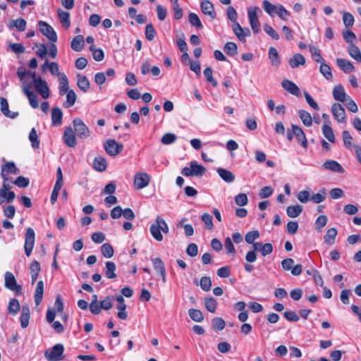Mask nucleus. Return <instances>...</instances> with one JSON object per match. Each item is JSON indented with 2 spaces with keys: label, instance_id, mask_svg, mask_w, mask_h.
Returning <instances> with one entry per match:
<instances>
[{
  "label": "nucleus",
  "instance_id": "nucleus-1",
  "mask_svg": "<svg viewBox=\"0 0 361 361\" xmlns=\"http://www.w3.org/2000/svg\"><path fill=\"white\" fill-rule=\"evenodd\" d=\"M149 230L153 238L157 241H161L163 240V235L161 231L164 233H168L169 231L166 222L160 216H157L156 221L150 226Z\"/></svg>",
  "mask_w": 361,
  "mask_h": 361
},
{
  "label": "nucleus",
  "instance_id": "nucleus-2",
  "mask_svg": "<svg viewBox=\"0 0 361 361\" xmlns=\"http://www.w3.org/2000/svg\"><path fill=\"white\" fill-rule=\"evenodd\" d=\"M63 345L61 343L54 345L44 353V356L49 361H60L63 359Z\"/></svg>",
  "mask_w": 361,
  "mask_h": 361
},
{
  "label": "nucleus",
  "instance_id": "nucleus-3",
  "mask_svg": "<svg viewBox=\"0 0 361 361\" xmlns=\"http://www.w3.org/2000/svg\"><path fill=\"white\" fill-rule=\"evenodd\" d=\"M104 147L109 155L116 157L122 152L123 145L121 143L116 142L113 139H109L104 142Z\"/></svg>",
  "mask_w": 361,
  "mask_h": 361
},
{
  "label": "nucleus",
  "instance_id": "nucleus-4",
  "mask_svg": "<svg viewBox=\"0 0 361 361\" xmlns=\"http://www.w3.org/2000/svg\"><path fill=\"white\" fill-rule=\"evenodd\" d=\"M5 287L12 291H14L16 295H20L22 293V287L18 284L14 275L10 272L6 271L5 273Z\"/></svg>",
  "mask_w": 361,
  "mask_h": 361
},
{
  "label": "nucleus",
  "instance_id": "nucleus-5",
  "mask_svg": "<svg viewBox=\"0 0 361 361\" xmlns=\"http://www.w3.org/2000/svg\"><path fill=\"white\" fill-rule=\"evenodd\" d=\"M73 124L74 130L75 131V133L77 134L79 138L86 139L90 136V131L88 127L84 123V122L80 118H75L73 121Z\"/></svg>",
  "mask_w": 361,
  "mask_h": 361
},
{
  "label": "nucleus",
  "instance_id": "nucleus-6",
  "mask_svg": "<svg viewBox=\"0 0 361 361\" xmlns=\"http://www.w3.org/2000/svg\"><path fill=\"white\" fill-rule=\"evenodd\" d=\"M260 11L259 7L249 8L247 10L250 25L254 33L257 34L260 30V23L257 18V11Z\"/></svg>",
  "mask_w": 361,
  "mask_h": 361
},
{
  "label": "nucleus",
  "instance_id": "nucleus-7",
  "mask_svg": "<svg viewBox=\"0 0 361 361\" xmlns=\"http://www.w3.org/2000/svg\"><path fill=\"white\" fill-rule=\"evenodd\" d=\"M35 239V233L32 228H27L25 236L24 249L27 257L31 255Z\"/></svg>",
  "mask_w": 361,
  "mask_h": 361
},
{
  "label": "nucleus",
  "instance_id": "nucleus-8",
  "mask_svg": "<svg viewBox=\"0 0 361 361\" xmlns=\"http://www.w3.org/2000/svg\"><path fill=\"white\" fill-rule=\"evenodd\" d=\"M38 25L42 34L46 36L51 42H55L57 41V35L51 25L42 20L38 22Z\"/></svg>",
  "mask_w": 361,
  "mask_h": 361
},
{
  "label": "nucleus",
  "instance_id": "nucleus-9",
  "mask_svg": "<svg viewBox=\"0 0 361 361\" xmlns=\"http://www.w3.org/2000/svg\"><path fill=\"white\" fill-rule=\"evenodd\" d=\"M34 87L43 99H48L49 97V89L47 83L41 77L35 79Z\"/></svg>",
  "mask_w": 361,
  "mask_h": 361
},
{
  "label": "nucleus",
  "instance_id": "nucleus-10",
  "mask_svg": "<svg viewBox=\"0 0 361 361\" xmlns=\"http://www.w3.org/2000/svg\"><path fill=\"white\" fill-rule=\"evenodd\" d=\"M149 183V176L146 173L139 172L135 175L134 186L137 190L142 189L147 187Z\"/></svg>",
  "mask_w": 361,
  "mask_h": 361
},
{
  "label": "nucleus",
  "instance_id": "nucleus-11",
  "mask_svg": "<svg viewBox=\"0 0 361 361\" xmlns=\"http://www.w3.org/2000/svg\"><path fill=\"white\" fill-rule=\"evenodd\" d=\"M331 111L334 118L338 123L346 122V114L343 106L339 103H334L331 106Z\"/></svg>",
  "mask_w": 361,
  "mask_h": 361
},
{
  "label": "nucleus",
  "instance_id": "nucleus-12",
  "mask_svg": "<svg viewBox=\"0 0 361 361\" xmlns=\"http://www.w3.org/2000/svg\"><path fill=\"white\" fill-rule=\"evenodd\" d=\"M18 169L13 162H7L3 165L1 171V176L3 180H8L9 174H17Z\"/></svg>",
  "mask_w": 361,
  "mask_h": 361
},
{
  "label": "nucleus",
  "instance_id": "nucleus-13",
  "mask_svg": "<svg viewBox=\"0 0 361 361\" xmlns=\"http://www.w3.org/2000/svg\"><path fill=\"white\" fill-rule=\"evenodd\" d=\"M63 139L64 143L70 147H74L77 144L75 133L70 126L65 128Z\"/></svg>",
  "mask_w": 361,
  "mask_h": 361
},
{
  "label": "nucleus",
  "instance_id": "nucleus-14",
  "mask_svg": "<svg viewBox=\"0 0 361 361\" xmlns=\"http://www.w3.org/2000/svg\"><path fill=\"white\" fill-rule=\"evenodd\" d=\"M292 131L293 135L295 136V137L298 140V142L305 148L307 147V140L306 139L305 135L302 129L297 126V125H292Z\"/></svg>",
  "mask_w": 361,
  "mask_h": 361
},
{
  "label": "nucleus",
  "instance_id": "nucleus-15",
  "mask_svg": "<svg viewBox=\"0 0 361 361\" xmlns=\"http://www.w3.org/2000/svg\"><path fill=\"white\" fill-rule=\"evenodd\" d=\"M233 31L238 39L241 42H245V37L250 36L251 34L248 28H243L238 22L234 23Z\"/></svg>",
  "mask_w": 361,
  "mask_h": 361
},
{
  "label": "nucleus",
  "instance_id": "nucleus-16",
  "mask_svg": "<svg viewBox=\"0 0 361 361\" xmlns=\"http://www.w3.org/2000/svg\"><path fill=\"white\" fill-rule=\"evenodd\" d=\"M282 87L291 94L295 95L296 97H300L301 95V92L300 88L292 81L285 79L281 82Z\"/></svg>",
  "mask_w": 361,
  "mask_h": 361
},
{
  "label": "nucleus",
  "instance_id": "nucleus-17",
  "mask_svg": "<svg viewBox=\"0 0 361 361\" xmlns=\"http://www.w3.org/2000/svg\"><path fill=\"white\" fill-rule=\"evenodd\" d=\"M332 94L334 99L341 102H344L350 97L346 94L344 87L341 85H336L333 90Z\"/></svg>",
  "mask_w": 361,
  "mask_h": 361
},
{
  "label": "nucleus",
  "instance_id": "nucleus-18",
  "mask_svg": "<svg viewBox=\"0 0 361 361\" xmlns=\"http://www.w3.org/2000/svg\"><path fill=\"white\" fill-rule=\"evenodd\" d=\"M324 169L330 170L334 172L339 173H344V169L343 166L336 161L329 159L326 160L322 165Z\"/></svg>",
  "mask_w": 361,
  "mask_h": 361
},
{
  "label": "nucleus",
  "instance_id": "nucleus-19",
  "mask_svg": "<svg viewBox=\"0 0 361 361\" xmlns=\"http://www.w3.org/2000/svg\"><path fill=\"white\" fill-rule=\"evenodd\" d=\"M202 12L207 16H209L212 19L216 18V13L214 11L213 4L208 0H203L200 4Z\"/></svg>",
  "mask_w": 361,
  "mask_h": 361
},
{
  "label": "nucleus",
  "instance_id": "nucleus-20",
  "mask_svg": "<svg viewBox=\"0 0 361 361\" xmlns=\"http://www.w3.org/2000/svg\"><path fill=\"white\" fill-rule=\"evenodd\" d=\"M337 66L345 73H350L355 70V67L351 61L344 59H336Z\"/></svg>",
  "mask_w": 361,
  "mask_h": 361
},
{
  "label": "nucleus",
  "instance_id": "nucleus-21",
  "mask_svg": "<svg viewBox=\"0 0 361 361\" xmlns=\"http://www.w3.org/2000/svg\"><path fill=\"white\" fill-rule=\"evenodd\" d=\"M51 123L54 126H59L62 123L63 112L59 107H53L51 109Z\"/></svg>",
  "mask_w": 361,
  "mask_h": 361
},
{
  "label": "nucleus",
  "instance_id": "nucleus-22",
  "mask_svg": "<svg viewBox=\"0 0 361 361\" xmlns=\"http://www.w3.org/2000/svg\"><path fill=\"white\" fill-rule=\"evenodd\" d=\"M30 311V308L27 305H23L21 309V314H20V326L22 328L25 329L29 325Z\"/></svg>",
  "mask_w": 361,
  "mask_h": 361
},
{
  "label": "nucleus",
  "instance_id": "nucleus-23",
  "mask_svg": "<svg viewBox=\"0 0 361 361\" xmlns=\"http://www.w3.org/2000/svg\"><path fill=\"white\" fill-rule=\"evenodd\" d=\"M44 294V282L42 281H39L37 283V287L35 288L34 299L35 303L36 305H39L43 298Z\"/></svg>",
  "mask_w": 361,
  "mask_h": 361
},
{
  "label": "nucleus",
  "instance_id": "nucleus-24",
  "mask_svg": "<svg viewBox=\"0 0 361 361\" xmlns=\"http://www.w3.org/2000/svg\"><path fill=\"white\" fill-rule=\"evenodd\" d=\"M92 165L96 171L103 172L106 169L107 163L104 157L99 156L94 158Z\"/></svg>",
  "mask_w": 361,
  "mask_h": 361
},
{
  "label": "nucleus",
  "instance_id": "nucleus-25",
  "mask_svg": "<svg viewBox=\"0 0 361 361\" xmlns=\"http://www.w3.org/2000/svg\"><path fill=\"white\" fill-rule=\"evenodd\" d=\"M57 13L62 26L66 29L69 28L71 26L70 13L61 8L58 9Z\"/></svg>",
  "mask_w": 361,
  "mask_h": 361
},
{
  "label": "nucleus",
  "instance_id": "nucleus-26",
  "mask_svg": "<svg viewBox=\"0 0 361 361\" xmlns=\"http://www.w3.org/2000/svg\"><path fill=\"white\" fill-rule=\"evenodd\" d=\"M40 270L41 268L39 263L37 261L34 260L30 266L32 284H34L36 282Z\"/></svg>",
  "mask_w": 361,
  "mask_h": 361
},
{
  "label": "nucleus",
  "instance_id": "nucleus-27",
  "mask_svg": "<svg viewBox=\"0 0 361 361\" xmlns=\"http://www.w3.org/2000/svg\"><path fill=\"white\" fill-rule=\"evenodd\" d=\"M219 176L226 183H232L235 180V175L227 169L219 168L216 170Z\"/></svg>",
  "mask_w": 361,
  "mask_h": 361
},
{
  "label": "nucleus",
  "instance_id": "nucleus-28",
  "mask_svg": "<svg viewBox=\"0 0 361 361\" xmlns=\"http://www.w3.org/2000/svg\"><path fill=\"white\" fill-rule=\"evenodd\" d=\"M269 59L273 66L278 67L281 63L279 52L275 47H270L269 49Z\"/></svg>",
  "mask_w": 361,
  "mask_h": 361
},
{
  "label": "nucleus",
  "instance_id": "nucleus-29",
  "mask_svg": "<svg viewBox=\"0 0 361 361\" xmlns=\"http://www.w3.org/2000/svg\"><path fill=\"white\" fill-rule=\"evenodd\" d=\"M116 264L113 262H106V269L104 271L105 276L109 279H114L116 278Z\"/></svg>",
  "mask_w": 361,
  "mask_h": 361
},
{
  "label": "nucleus",
  "instance_id": "nucleus-30",
  "mask_svg": "<svg viewBox=\"0 0 361 361\" xmlns=\"http://www.w3.org/2000/svg\"><path fill=\"white\" fill-rule=\"evenodd\" d=\"M71 47L75 51H80L84 47V38L82 35L75 36L71 41Z\"/></svg>",
  "mask_w": 361,
  "mask_h": 361
},
{
  "label": "nucleus",
  "instance_id": "nucleus-31",
  "mask_svg": "<svg viewBox=\"0 0 361 361\" xmlns=\"http://www.w3.org/2000/svg\"><path fill=\"white\" fill-rule=\"evenodd\" d=\"M322 133L324 136L330 142H335V135L332 128L329 123H324L322 126Z\"/></svg>",
  "mask_w": 361,
  "mask_h": 361
},
{
  "label": "nucleus",
  "instance_id": "nucleus-32",
  "mask_svg": "<svg viewBox=\"0 0 361 361\" xmlns=\"http://www.w3.org/2000/svg\"><path fill=\"white\" fill-rule=\"evenodd\" d=\"M288 63L292 68H295L305 63V58L301 54H295L293 58L290 59Z\"/></svg>",
  "mask_w": 361,
  "mask_h": 361
},
{
  "label": "nucleus",
  "instance_id": "nucleus-33",
  "mask_svg": "<svg viewBox=\"0 0 361 361\" xmlns=\"http://www.w3.org/2000/svg\"><path fill=\"white\" fill-rule=\"evenodd\" d=\"M68 85L69 82L66 75L64 73L60 75L59 87L60 95H63L66 92L70 90H68Z\"/></svg>",
  "mask_w": 361,
  "mask_h": 361
},
{
  "label": "nucleus",
  "instance_id": "nucleus-34",
  "mask_svg": "<svg viewBox=\"0 0 361 361\" xmlns=\"http://www.w3.org/2000/svg\"><path fill=\"white\" fill-rule=\"evenodd\" d=\"M302 207L300 204L290 205L286 209L287 215L290 218L298 216L302 212Z\"/></svg>",
  "mask_w": 361,
  "mask_h": 361
},
{
  "label": "nucleus",
  "instance_id": "nucleus-35",
  "mask_svg": "<svg viewBox=\"0 0 361 361\" xmlns=\"http://www.w3.org/2000/svg\"><path fill=\"white\" fill-rule=\"evenodd\" d=\"M1 110L2 113L7 117L15 118L18 115V112L11 113L8 109V103L5 98L1 99Z\"/></svg>",
  "mask_w": 361,
  "mask_h": 361
},
{
  "label": "nucleus",
  "instance_id": "nucleus-36",
  "mask_svg": "<svg viewBox=\"0 0 361 361\" xmlns=\"http://www.w3.org/2000/svg\"><path fill=\"white\" fill-rule=\"evenodd\" d=\"M78 81L77 85L80 90L86 92L90 88V82L86 76L81 75L80 74L77 75Z\"/></svg>",
  "mask_w": 361,
  "mask_h": 361
},
{
  "label": "nucleus",
  "instance_id": "nucleus-37",
  "mask_svg": "<svg viewBox=\"0 0 361 361\" xmlns=\"http://www.w3.org/2000/svg\"><path fill=\"white\" fill-rule=\"evenodd\" d=\"M190 166L192 167L193 176L197 177L202 176L207 171L206 168L195 161H191Z\"/></svg>",
  "mask_w": 361,
  "mask_h": 361
},
{
  "label": "nucleus",
  "instance_id": "nucleus-38",
  "mask_svg": "<svg viewBox=\"0 0 361 361\" xmlns=\"http://www.w3.org/2000/svg\"><path fill=\"white\" fill-rule=\"evenodd\" d=\"M349 55L357 62H361V51L355 44H350L348 47Z\"/></svg>",
  "mask_w": 361,
  "mask_h": 361
},
{
  "label": "nucleus",
  "instance_id": "nucleus-39",
  "mask_svg": "<svg viewBox=\"0 0 361 361\" xmlns=\"http://www.w3.org/2000/svg\"><path fill=\"white\" fill-rule=\"evenodd\" d=\"M16 27L18 30L23 32L25 30L26 27V21L23 18H18L16 20H13L8 23V27Z\"/></svg>",
  "mask_w": 361,
  "mask_h": 361
},
{
  "label": "nucleus",
  "instance_id": "nucleus-40",
  "mask_svg": "<svg viewBox=\"0 0 361 361\" xmlns=\"http://www.w3.org/2000/svg\"><path fill=\"white\" fill-rule=\"evenodd\" d=\"M224 51L227 55L230 56H234L238 54L237 44L232 42H227L224 45Z\"/></svg>",
  "mask_w": 361,
  "mask_h": 361
},
{
  "label": "nucleus",
  "instance_id": "nucleus-41",
  "mask_svg": "<svg viewBox=\"0 0 361 361\" xmlns=\"http://www.w3.org/2000/svg\"><path fill=\"white\" fill-rule=\"evenodd\" d=\"M299 117L302 123L306 126H310L312 124V118L309 112L305 110H299Z\"/></svg>",
  "mask_w": 361,
  "mask_h": 361
},
{
  "label": "nucleus",
  "instance_id": "nucleus-42",
  "mask_svg": "<svg viewBox=\"0 0 361 361\" xmlns=\"http://www.w3.org/2000/svg\"><path fill=\"white\" fill-rule=\"evenodd\" d=\"M66 101L63 104L64 107L69 108L71 106H73L76 101V94L73 90H70L69 91L66 92Z\"/></svg>",
  "mask_w": 361,
  "mask_h": 361
},
{
  "label": "nucleus",
  "instance_id": "nucleus-43",
  "mask_svg": "<svg viewBox=\"0 0 361 361\" xmlns=\"http://www.w3.org/2000/svg\"><path fill=\"white\" fill-rule=\"evenodd\" d=\"M217 302L212 297L204 298V307L210 312L214 313L216 310Z\"/></svg>",
  "mask_w": 361,
  "mask_h": 361
},
{
  "label": "nucleus",
  "instance_id": "nucleus-44",
  "mask_svg": "<svg viewBox=\"0 0 361 361\" xmlns=\"http://www.w3.org/2000/svg\"><path fill=\"white\" fill-rule=\"evenodd\" d=\"M188 314L190 317L196 322H201L204 319V315L200 310L190 309Z\"/></svg>",
  "mask_w": 361,
  "mask_h": 361
},
{
  "label": "nucleus",
  "instance_id": "nucleus-45",
  "mask_svg": "<svg viewBox=\"0 0 361 361\" xmlns=\"http://www.w3.org/2000/svg\"><path fill=\"white\" fill-rule=\"evenodd\" d=\"M20 306L18 300L16 298L11 299L8 305V313L16 314L20 310Z\"/></svg>",
  "mask_w": 361,
  "mask_h": 361
},
{
  "label": "nucleus",
  "instance_id": "nucleus-46",
  "mask_svg": "<svg viewBox=\"0 0 361 361\" xmlns=\"http://www.w3.org/2000/svg\"><path fill=\"white\" fill-rule=\"evenodd\" d=\"M319 71L327 80L333 77L331 67L325 63V61L320 63Z\"/></svg>",
  "mask_w": 361,
  "mask_h": 361
},
{
  "label": "nucleus",
  "instance_id": "nucleus-47",
  "mask_svg": "<svg viewBox=\"0 0 361 361\" xmlns=\"http://www.w3.org/2000/svg\"><path fill=\"white\" fill-rule=\"evenodd\" d=\"M337 235V230L335 228H331L327 230L324 236V240L328 244H333Z\"/></svg>",
  "mask_w": 361,
  "mask_h": 361
},
{
  "label": "nucleus",
  "instance_id": "nucleus-48",
  "mask_svg": "<svg viewBox=\"0 0 361 361\" xmlns=\"http://www.w3.org/2000/svg\"><path fill=\"white\" fill-rule=\"evenodd\" d=\"M29 140L31 142L32 147L34 149H38L39 147V140L38 139V135L35 128H33L30 132Z\"/></svg>",
  "mask_w": 361,
  "mask_h": 361
},
{
  "label": "nucleus",
  "instance_id": "nucleus-49",
  "mask_svg": "<svg viewBox=\"0 0 361 361\" xmlns=\"http://www.w3.org/2000/svg\"><path fill=\"white\" fill-rule=\"evenodd\" d=\"M262 6L264 10L271 16H273L278 9V6L273 5L268 0H264Z\"/></svg>",
  "mask_w": 361,
  "mask_h": 361
},
{
  "label": "nucleus",
  "instance_id": "nucleus-50",
  "mask_svg": "<svg viewBox=\"0 0 361 361\" xmlns=\"http://www.w3.org/2000/svg\"><path fill=\"white\" fill-rule=\"evenodd\" d=\"M326 190L324 188H323L320 190V191L318 193L313 195L310 197V200L314 203L319 204L322 202L326 199Z\"/></svg>",
  "mask_w": 361,
  "mask_h": 361
},
{
  "label": "nucleus",
  "instance_id": "nucleus-51",
  "mask_svg": "<svg viewBox=\"0 0 361 361\" xmlns=\"http://www.w3.org/2000/svg\"><path fill=\"white\" fill-rule=\"evenodd\" d=\"M343 37L348 44V46H350V44H355L353 42L356 39V35L353 31L350 30L343 31Z\"/></svg>",
  "mask_w": 361,
  "mask_h": 361
},
{
  "label": "nucleus",
  "instance_id": "nucleus-52",
  "mask_svg": "<svg viewBox=\"0 0 361 361\" xmlns=\"http://www.w3.org/2000/svg\"><path fill=\"white\" fill-rule=\"evenodd\" d=\"M102 255L106 258H110L114 255V248L109 243H104L101 246Z\"/></svg>",
  "mask_w": 361,
  "mask_h": 361
},
{
  "label": "nucleus",
  "instance_id": "nucleus-53",
  "mask_svg": "<svg viewBox=\"0 0 361 361\" xmlns=\"http://www.w3.org/2000/svg\"><path fill=\"white\" fill-rule=\"evenodd\" d=\"M90 51L92 52L93 59L97 61H101L104 58V54L102 49H97L93 45L90 47Z\"/></svg>",
  "mask_w": 361,
  "mask_h": 361
},
{
  "label": "nucleus",
  "instance_id": "nucleus-54",
  "mask_svg": "<svg viewBox=\"0 0 361 361\" xmlns=\"http://www.w3.org/2000/svg\"><path fill=\"white\" fill-rule=\"evenodd\" d=\"M188 20L192 26H195L197 29H201L203 27L199 17L194 13L189 14Z\"/></svg>",
  "mask_w": 361,
  "mask_h": 361
},
{
  "label": "nucleus",
  "instance_id": "nucleus-55",
  "mask_svg": "<svg viewBox=\"0 0 361 361\" xmlns=\"http://www.w3.org/2000/svg\"><path fill=\"white\" fill-rule=\"evenodd\" d=\"M225 321L221 317H214L212 319V328L216 331H221L225 328Z\"/></svg>",
  "mask_w": 361,
  "mask_h": 361
},
{
  "label": "nucleus",
  "instance_id": "nucleus-56",
  "mask_svg": "<svg viewBox=\"0 0 361 361\" xmlns=\"http://www.w3.org/2000/svg\"><path fill=\"white\" fill-rule=\"evenodd\" d=\"M343 22L347 28L352 27L355 22L353 16L350 13L343 12Z\"/></svg>",
  "mask_w": 361,
  "mask_h": 361
},
{
  "label": "nucleus",
  "instance_id": "nucleus-57",
  "mask_svg": "<svg viewBox=\"0 0 361 361\" xmlns=\"http://www.w3.org/2000/svg\"><path fill=\"white\" fill-rule=\"evenodd\" d=\"M310 51L312 54V56L316 62L321 63L322 62L324 61V59L321 55L320 50L318 48L314 46H310Z\"/></svg>",
  "mask_w": 361,
  "mask_h": 361
},
{
  "label": "nucleus",
  "instance_id": "nucleus-58",
  "mask_svg": "<svg viewBox=\"0 0 361 361\" xmlns=\"http://www.w3.org/2000/svg\"><path fill=\"white\" fill-rule=\"evenodd\" d=\"M201 219L204 222V224H205V227L208 230L213 229V228H214L213 219H212V216L211 214H209L208 213H204L201 216Z\"/></svg>",
  "mask_w": 361,
  "mask_h": 361
},
{
  "label": "nucleus",
  "instance_id": "nucleus-59",
  "mask_svg": "<svg viewBox=\"0 0 361 361\" xmlns=\"http://www.w3.org/2000/svg\"><path fill=\"white\" fill-rule=\"evenodd\" d=\"M176 140L177 136L175 134L168 133L162 136L161 141L164 145H171L175 142Z\"/></svg>",
  "mask_w": 361,
  "mask_h": 361
},
{
  "label": "nucleus",
  "instance_id": "nucleus-60",
  "mask_svg": "<svg viewBox=\"0 0 361 361\" xmlns=\"http://www.w3.org/2000/svg\"><path fill=\"white\" fill-rule=\"evenodd\" d=\"M200 286L204 291H209L211 289L212 281L209 276H202L200 279Z\"/></svg>",
  "mask_w": 361,
  "mask_h": 361
},
{
  "label": "nucleus",
  "instance_id": "nucleus-61",
  "mask_svg": "<svg viewBox=\"0 0 361 361\" xmlns=\"http://www.w3.org/2000/svg\"><path fill=\"white\" fill-rule=\"evenodd\" d=\"M278 16L283 20H287L290 16V12L287 11L285 7L281 4L278 6V9L276 13Z\"/></svg>",
  "mask_w": 361,
  "mask_h": 361
},
{
  "label": "nucleus",
  "instance_id": "nucleus-62",
  "mask_svg": "<svg viewBox=\"0 0 361 361\" xmlns=\"http://www.w3.org/2000/svg\"><path fill=\"white\" fill-rule=\"evenodd\" d=\"M327 217L325 215H320L315 221V228L318 231H321L327 223Z\"/></svg>",
  "mask_w": 361,
  "mask_h": 361
},
{
  "label": "nucleus",
  "instance_id": "nucleus-63",
  "mask_svg": "<svg viewBox=\"0 0 361 361\" xmlns=\"http://www.w3.org/2000/svg\"><path fill=\"white\" fill-rule=\"evenodd\" d=\"M259 237V233L258 231H252L247 233L245 236V240L247 243L252 244L254 241Z\"/></svg>",
  "mask_w": 361,
  "mask_h": 361
},
{
  "label": "nucleus",
  "instance_id": "nucleus-64",
  "mask_svg": "<svg viewBox=\"0 0 361 361\" xmlns=\"http://www.w3.org/2000/svg\"><path fill=\"white\" fill-rule=\"evenodd\" d=\"M264 30L273 39L278 40L279 39V35L278 32L269 25L265 24L264 25Z\"/></svg>",
  "mask_w": 361,
  "mask_h": 361
}]
</instances>
